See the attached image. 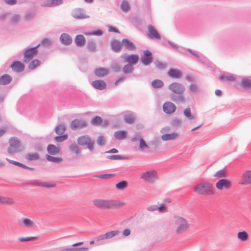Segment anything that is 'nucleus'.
I'll return each instance as SVG.
<instances>
[{
    "label": "nucleus",
    "mask_w": 251,
    "mask_h": 251,
    "mask_svg": "<svg viewBox=\"0 0 251 251\" xmlns=\"http://www.w3.org/2000/svg\"><path fill=\"white\" fill-rule=\"evenodd\" d=\"M46 157L48 161L54 163L59 162L62 160L60 157L51 156L48 154L46 155Z\"/></svg>",
    "instance_id": "43"
},
{
    "label": "nucleus",
    "mask_w": 251,
    "mask_h": 251,
    "mask_svg": "<svg viewBox=\"0 0 251 251\" xmlns=\"http://www.w3.org/2000/svg\"><path fill=\"white\" fill-rule=\"evenodd\" d=\"M114 176H115V174H102V175H100L96 176V177L97 178H101V179H107Z\"/></svg>",
    "instance_id": "55"
},
{
    "label": "nucleus",
    "mask_w": 251,
    "mask_h": 251,
    "mask_svg": "<svg viewBox=\"0 0 251 251\" xmlns=\"http://www.w3.org/2000/svg\"><path fill=\"white\" fill-rule=\"evenodd\" d=\"M77 142L80 146H86L90 151L93 150L94 142L92 140L90 137L88 135H83L78 137Z\"/></svg>",
    "instance_id": "5"
},
{
    "label": "nucleus",
    "mask_w": 251,
    "mask_h": 251,
    "mask_svg": "<svg viewBox=\"0 0 251 251\" xmlns=\"http://www.w3.org/2000/svg\"><path fill=\"white\" fill-rule=\"evenodd\" d=\"M178 136V134L176 132L172 133L164 134L161 136V139L163 141H168L174 140Z\"/></svg>",
    "instance_id": "29"
},
{
    "label": "nucleus",
    "mask_w": 251,
    "mask_h": 251,
    "mask_svg": "<svg viewBox=\"0 0 251 251\" xmlns=\"http://www.w3.org/2000/svg\"><path fill=\"white\" fill-rule=\"evenodd\" d=\"M120 233L119 230H113L109 232H107L104 234L105 239H111L113 237L117 235Z\"/></svg>",
    "instance_id": "32"
},
{
    "label": "nucleus",
    "mask_w": 251,
    "mask_h": 251,
    "mask_svg": "<svg viewBox=\"0 0 251 251\" xmlns=\"http://www.w3.org/2000/svg\"><path fill=\"white\" fill-rule=\"evenodd\" d=\"M87 46L88 49L90 51L95 52L96 51V45L93 41L89 42Z\"/></svg>",
    "instance_id": "48"
},
{
    "label": "nucleus",
    "mask_w": 251,
    "mask_h": 251,
    "mask_svg": "<svg viewBox=\"0 0 251 251\" xmlns=\"http://www.w3.org/2000/svg\"><path fill=\"white\" fill-rule=\"evenodd\" d=\"M10 147L8 148L7 151L10 154H14L19 151L21 146L20 141L15 137H11L9 141Z\"/></svg>",
    "instance_id": "6"
},
{
    "label": "nucleus",
    "mask_w": 251,
    "mask_h": 251,
    "mask_svg": "<svg viewBox=\"0 0 251 251\" xmlns=\"http://www.w3.org/2000/svg\"><path fill=\"white\" fill-rule=\"evenodd\" d=\"M51 44V42L48 39H44L42 41V45L45 47L49 46Z\"/></svg>",
    "instance_id": "64"
},
{
    "label": "nucleus",
    "mask_w": 251,
    "mask_h": 251,
    "mask_svg": "<svg viewBox=\"0 0 251 251\" xmlns=\"http://www.w3.org/2000/svg\"><path fill=\"white\" fill-rule=\"evenodd\" d=\"M240 183L244 185L251 184V170H247L243 173Z\"/></svg>",
    "instance_id": "12"
},
{
    "label": "nucleus",
    "mask_w": 251,
    "mask_h": 251,
    "mask_svg": "<svg viewBox=\"0 0 251 251\" xmlns=\"http://www.w3.org/2000/svg\"><path fill=\"white\" fill-rule=\"evenodd\" d=\"M167 207L164 204H161L159 206L157 205V210L160 212H164L166 211Z\"/></svg>",
    "instance_id": "62"
},
{
    "label": "nucleus",
    "mask_w": 251,
    "mask_h": 251,
    "mask_svg": "<svg viewBox=\"0 0 251 251\" xmlns=\"http://www.w3.org/2000/svg\"><path fill=\"white\" fill-rule=\"evenodd\" d=\"M121 9L125 12H127L130 9L129 3L126 0H123L121 5Z\"/></svg>",
    "instance_id": "44"
},
{
    "label": "nucleus",
    "mask_w": 251,
    "mask_h": 251,
    "mask_svg": "<svg viewBox=\"0 0 251 251\" xmlns=\"http://www.w3.org/2000/svg\"><path fill=\"white\" fill-rule=\"evenodd\" d=\"M171 100L176 103L184 102V98L182 94H172L170 96Z\"/></svg>",
    "instance_id": "23"
},
{
    "label": "nucleus",
    "mask_w": 251,
    "mask_h": 251,
    "mask_svg": "<svg viewBox=\"0 0 251 251\" xmlns=\"http://www.w3.org/2000/svg\"><path fill=\"white\" fill-rule=\"evenodd\" d=\"M69 149L72 152L75 153L77 155L80 152L79 147L75 143L71 144L69 146Z\"/></svg>",
    "instance_id": "41"
},
{
    "label": "nucleus",
    "mask_w": 251,
    "mask_h": 251,
    "mask_svg": "<svg viewBox=\"0 0 251 251\" xmlns=\"http://www.w3.org/2000/svg\"><path fill=\"white\" fill-rule=\"evenodd\" d=\"M72 16L75 19H83L89 18V16L83 13V9L76 8L72 12Z\"/></svg>",
    "instance_id": "15"
},
{
    "label": "nucleus",
    "mask_w": 251,
    "mask_h": 251,
    "mask_svg": "<svg viewBox=\"0 0 251 251\" xmlns=\"http://www.w3.org/2000/svg\"><path fill=\"white\" fill-rule=\"evenodd\" d=\"M134 70V67L132 65L127 64L125 65L123 68V71L125 74L131 73Z\"/></svg>",
    "instance_id": "38"
},
{
    "label": "nucleus",
    "mask_w": 251,
    "mask_h": 251,
    "mask_svg": "<svg viewBox=\"0 0 251 251\" xmlns=\"http://www.w3.org/2000/svg\"><path fill=\"white\" fill-rule=\"evenodd\" d=\"M66 130V127L64 125H59L55 128V132L57 134L62 135Z\"/></svg>",
    "instance_id": "35"
},
{
    "label": "nucleus",
    "mask_w": 251,
    "mask_h": 251,
    "mask_svg": "<svg viewBox=\"0 0 251 251\" xmlns=\"http://www.w3.org/2000/svg\"><path fill=\"white\" fill-rule=\"evenodd\" d=\"M148 148V146L146 144V142L144 140V139L142 138H141L140 139V142H139V149L141 150H143L145 148Z\"/></svg>",
    "instance_id": "58"
},
{
    "label": "nucleus",
    "mask_w": 251,
    "mask_h": 251,
    "mask_svg": "<svg viewBox=\"0 0 251 251\" xmlns=\"http://www.w3.org/2000/svg\"><path fill=\"white\" fill-rule=\"evenodd\" d=\"M92 85L95 88L100 90H104L106 87L105 82L101 80L93 81Z\"/></svg>",
    "instance_id": "20"
},
{
    "label": "nucleus",
    "mask_w": 251,
    "mask_h": 251,
    "mask_svg": "<svg viewBox=\"0 0 251 251\" xmlns=\"http://www.w3.org/2000/svg\"><path fill=\"white\" fill-rule=\"evenodd\" d=\"M108 70L103 68H99L95 70V74L98 77H103L108 74Z\"/></svg>",
    "instance_id": "27"
},
{
    "label": "nucleus",
    "mask_w": 251,
    "mask_h": 251,
    "mask_svg": "<svg viewBox=\"0 0 251 251\" xmlns=\"http://www.w3.org/2000/svg\"><path fill=\"white\" fill-rule=\"evenodd\" d=\"M27 158L29 160H36L39 159V155L37 153H28Z\"/></svg>",
    "instance_id": "56"
},
{
    "label": "nucleus",
    "mask_w": 251,
    "mask_h": 251,
    "mask_svg": "<svg viewBox=\"0 0 251 251\" xmlns=\"http://www.w3.org/2000/svg\"><path fill=\"white\" fill-rule=\"evenodd\" d=\"M122 45L126 50L130 51H133L136 48L135 45L131 41L126 38L122 40Z\"/></svg>",
    "instance_id": "18"
},
{
    "label": "nucleus",
    "mask_w": 251,
    "mask_h": 251,
    "mask_svg": "<svg viewBox=\"0 0 251 251\" xmlns=\"http://www.w3.org/2000/svg\"><path fill=\"white\" fill-rule=\"evenodd\" d=\"M155 64L156 67L159 69H164L167 66V63L159 61H156Z\"/></svg>",
    "instance_id": "53"
},
{
    "label": "nucleus",
    "mask_w": 251,
    "mask_h": 251,
    "mask_svg": "<svg viewBox=\"0 0 251 251\" xmlns=\"http://www.w3.org/2000/svg\"><path fill=\"white\" fill-rule=\"evenodd\" d=\"M241 84L244 88H251V80L248 78H243L242 79Z\"/></svg>",
    "instance_id": "42"
},
{
    "label": "nucleus",
    "mask_w": 251,
    "mask_h": 251,
    "mask_svg": "<svg viewBox=\"0 0 251 251\" xmlns=\"http://www.w3.org/2000/svg\"><path fill=\"white\" fill-rule=\"evenodd\" d=\"M219 79L220 80H227L232 81H235L236 80V78L232 75H229L226 76L224 75H221L219 76Z\"/></svg>",
    "instance_id": "46"
},
{
    "label": "nucleus",
    "mask_w": 251,
    "mask_h": 251,
    "mask_svg": "<svg viewBox=\"0 0 251 251\" xmlns=\"http://www.w3.org/2000/svg\"><path fill=\"white\" fill-rule=\"evenodd\" d=\"M181 120L178 118H176L173 119L171 121V125L174 127H178L181 125Z\"/></svg>",
    "instance_id": "47"
},
{
    "label": "nucleus",
    "mask_w": 251,
    "mask_h": 251,
    "mask_svg": "<svg viewBox=\"0 0 251 251\" xmlns=\"http://www.w3.org/2000/svg\"><path fill=\"white\" fill-rule=\"evenodd\" d=\"M168 75L172 77L178 78L181 76L182 73L179 70L171 69L168 72Z\"/></svg>",
    "instance_id": "28"
},
{
    "label": "nucleus",
    "mask_w": 251,
    "mask_h": 251,
    "mask_svg": "<svg viewBox=\"0 0 251 251\" xmlns=\"http://www.w3.org/2000/svg\"><path fill=\"white\" fill-rule=\"evenodd\" d=\"M184 115L187 118L189 121H195L196 119V115L192 114L191 112V109L189 107L186 108L184 109L183 111Z\"/></svg>",
    "instance_id": "24"
},
{
    "label": "nucleus",
    "mask_w": 251,
    "mask_h": 251,
    "mask_svg": "<svg viewBox=\"0 0 251 251\" xmlns=\"http://www.w3.org/2000/svg\"><path fill=\"white\" fill-rule=\"evenodd\" d=\"M114 136L118 140H123L126 137V132L123 130L117 131L114 133Z\"/></svg>",
    "instance_id": "30"
},
{
    "label": "nucleus",
    "mask_w": 251,
    "mask_h": 251,
    "mask_svg": "<svg viewBox=\"0 0 251 251\" xmlns=\"http://www.w3.org/2000/svg\"><path fill=\"white\" fill-rule=\"evenodd\" d=\"M86 35L91 36H101L103 34V31L99 29L96 31L87 32L85 34Z\"/></svg>",
    "instance_id": "51"
},
{
    "label": "nucleus",
    "mask_w": 251,
    "mask_h": 251,
    "mask_svg": "<svg viewBox=\"0 0 251 251\" xmlns=\"http://www.w3.org/2000/svg\"><path fill=\"white\" fill-rule=\"evenodd\" d=\"M60 41L64 45L69 46L72 43V39L70 35L63 33L60 37Z\"/></svg>",
    "instance_id": "17"
},
{
    "label": "nucleus",
    "mask_w": 251,
    "mask_h": 251,
    "mask_svg": "<svg viewBox=\"0 0 251 251\" xmlns=\"http://www.w3.org/2000/svg\"><path fill=\"white\" fill-rule=\"evenodd\" d=\"M38 44L35 47H27L23 50L24 58L23 61L25 63H28L34 57V54L37 53V49L40 46Z\"/></svg>",
    "instance_id": "4"
},
{
    "label": "nucleus",
    "mask_w": 251,
    "mask_h": 251,
    "mask_svg": "<svg viewBox=\"0 0 251 251\" xmlns=\"http://www.w3.org/2000/svg\"><path fill=\"white\" fill-rule=\"evenodd\" d=\"M216 187L219 190L228 189L231 187V182L228 179H221L216 183Z\"/></svg>",
    "instance_id": "13"
},
{
    "label": "nucleus",
    "mask_w": 251,
    "mask_h": 251,
    "mask_svg": "<svg viewBox=\"0 0 251 251\" xmlns=\"http://www.w3.org/2000/svg\"><path fill=\"white\" fill-rule=\"evenodd\" d=\"M163 110L167 114H172L176 110V105L170 101H167L164 103L163 105Z\"/></svg>",
    "instance_id": "14"
},
{
    "label": "nucleus",
    "mask_w": 251,
    "mask_h": 251,
    "mask_svg": "<svg viewBox=\"0 0 251 251\" xmlns=\"http://www.w3.org/2000/svg\"><path fill=\"white\" fill-rule=\"evenodd\" d=\"M27 185L33 186H41V182L39 180H34L30 181L27 183Z\"/></svg>",
    "instance_id": "59"
},
{
    "label": "nucleus",
    "mask_w": 251,
    "mask_h": 251,
    "mask_svg": "<svg viewBox=\"0 0 251 251\" xmlns=\"http://www.w3.org/2000/svg\"><path fill=\"white\" fill-rule=\"evenodd\" d=\"M189 89L191 92L196 93L198 91V87L196 84H191L189 86Z\"/></svg>",
    "instance_id": "63"
},
{
    "label": "nucleus",
    "mask_w": 251,
    "mask_h": 251,
    "mask_svg": "<svg viewBox=\"0 0 251 251\" xmlns=\"http://www.w3.org/2000/svg\"><path fill=\"white\" fill-rule=\"evenodd\" d=\"M237 237L241 241H245L248 239L249 235L246 231L239 232L237 234Z\"/></svg>",
    "instance_id": "34"
},
{
    "label": "nucleus",
    "mask_w": 251,
    "mask_h": 251,
    "mask_svg": "<svg viewBox=\"0 0 251 251\" xmlns=\"http://www.w3.org/2000/svg\"><path fill=\"white\" fill-rule=\"evenodd\" d=\"M140 177L151 183H153L158 179L157 172L155 170L144 172L141 174Z\"/></svg>",
    "instance_id": "7"
},
{
    "label": "nucleus",
    "mask_w": 251,
    "mask_h": 251,
    "mask_svg": "<svg viewBox=\"0 0 251 251\" xmlns=\"http://www.w3.org/2000/svg\"><path fill=\"white\" fill-rule=\"evenodd\" d=\"M12 80V77L7 74L3 75L0 77V85H5L10 83Z\"/></svg>",
    "instance_id": "22"
},
{
    "label": "nucleus",
    "mask_w": 251,
    "mask_h": 251,
    "mask_svg": "<svg viewBox=\"0 0 251 251\" xmlns=\"http://www.w3.org/2000/svg\"><path fill=\"white\" fill-rule=\"evenodd\" d=\"M38 239L37 236H31L26 237H20L18 238V240L21 242H25L29 241L35 240Z\"/></svg>",
    "instance_id": "49"
},
{
    "label": "nucleus",
    "mask_w": 251,
    "mask_h": 251,
    "mask_svg": "<svg viewBox=\"0 0 251 251\" xmlns=\"http://www.w3.org/2000/svg\"><path fill=\"white\" fill-rule=\"evenodd\" d=\"M124 121L126 123L132 124L135 121V117L133 114H128L124 117Z\"/></svg>",
    "instance_id": "36"
},
{
    "label": "nucleus",
    "mask_w": 251,
    "mask_h": 251,
    "mask_svg": "<svg viewBox=\"0 0 251 251\" xmlns=\"http://www.w3.org/2000/svg\"><path fill=\"white\" fill-rule=\"evenodd\" d=\"M12 70L17 73L23 72L25 69L24 65L20 61H16L14 62L11 65Z\"/></svg>",
    "instance_id": "19"
},
{
    "label": "nucleus",
    "mask_w": 251,
    "mask_h": 251,
    "mask_svg": "<svg viewBox=\"0 0 251 251\" xmlns=\"http://www.w3.org/2000/svg\"><path fill=\"white\" fill-rule=\"evenodd\" d=\"M122 58L124 59L125 62H128V64L131 65L135 64L139 60V56L137 54H124L121 56Z\"/></svg>",
    "instance_id": "10"
},
{
    "label": "nucleus",
    "mask_w": 251,
    "mask_h": 251,
    "mask_svg": "<svg viewBox=\"0 0 251 251\" xmlns=\"http://www.w3.org/2000/svg\"><path fill=\"white\" fill-rule=\"evenodd\" d=\"M111 49L115 52H120L122 48V43L118 40H114L111 43Z\"/></svg>",
    "instance_id": "21"
},
{
    "label": "nucleus",
    "mask_w": 251,
    "mask_h": 251,
    "mask_svg": "<svg viewBox=\"0 0 251 251\" xmlns=\"http://www.w3.org/2000/svg\"><path fill=\"white\" fill-rule=\"evenodd\" d=\"M102 122V118L100 116H97L92 120L91 124L94 126H99Z\"/></svg>",
    "instance_id": "45"
},
{
    "label": "nucleus",
    "mask_w": 251,
    "mask_h": 251,
    "mask_svg": "<svg viewBox=\"0 0 251 251\" xmlns=\"http://www.w3.org/2000/svg\"><path fill=\"white\" fill-rule=\"evenodd\" d=\"M148 37L149 38L156 40H160L161 39V36L153 25H148Z\"/></svg>",
    "instance_id": "11"
},
{
    "label": "nucleus",
    "mask_w": 251,
    "mask_h": 251,
    "mask_svg": "<svg viewBox=\"0 0 251 251\" xmlns=\"http://www.w3.org/2000/svg\"><path fill=\"white\" fill-rule=\"evenodd\" d=\"M23 223L24 224L25 226H26V227H32L34 224L32 221H31L30 219L27 218H25L23 219Z\"/></svg>",
    "instance_id": "52"
},
{
    "label": "nucleus",
    "mask_w": 251,
    "mask_h": 251,
    "mask_svg": "<svg viewBox=\"0 0 251 251\" xmlns=\"http://www.w3.org/2000/svg\"><path fill=\"white\" fill-rule=\"evenodd\" d=\"M40 64V61L38 59H34L29 63L28 65V68L30 70H33L37 67L39 66Z\"/></svg>",
    "instance_id": "40"
},
{
    "label": "nucleus",
    "mask_w": 251,
    "mask_h": 251,
    "mask_svg": "<svg viewBox=\"0 0 251 251\" xmlns=\"http://www.w3.org/2000/svg\"><path fill=\"white\" fill-rule=\"evenodd\" d=\"M47 151L51 155H56L60 151L59 148L52 144L48 146Z\"/></svg>",
    "instance_id": "26"
},
{
    "label": "nucleus",
    "mask_w": 251,
    "mask_h": 251,
    "mask_svg": "<svg viewBox=\"0 0 251 251\" xmlns=\"http://www.w3.org/2000/svg\"><path fill=\"white\" fill-rule=\"evenodd\" d=\"M111 69L113 71L118 72L121 70V67L118 63L115 62L112 64Z\"/></svg>",
    "instance_id": "57"
},
{
    "label": "nucleus",
    "mask_w": 251,
    "mask_h": 251,
    "mask_svg": "<svg viewBox=\"0 0 251 251\" xmlns=\"http://www.w3.org/2000/svg\"><path fill=\"white\" fill-rule=\"evenodd\" d=\"M128 183L126 180H123L116 184V187L118 190H122L127 187Z\"/></svg>",
    "instance_id": "37"
},
{
    "label": "nucleus",
    "mask_w": 251,
    "mask_h": 251,
    "mask_svg": "<svg viewBox=\"0 0 251 251\" xmlns=\"http://www.w3.org/2000/svg\"><path fill=\"white\" fill-rule=\"evenodd\" d=\"M63 3L62 0H51L52 6H55L61 5Z\"/></svg>",
    "instance_id": "61"
},
{
    "label": "nucleus",
    "mask_w": 251,
    "mask_h": 251,
    "mask_svg": "<svg viewBox=\"0 0 251 251\" xmlns=\"http://www.w3.org/2000/svg\"><path fill=\"white\" fill-rule=\"evenodd\" d=\"M164 83L160 79H155L151 82V85L154 88H160L163 87Z\"/></svg>",
    "instance_id": "39"
},
{
    "label": "nucleus",
    "mask_w": 251,
    "mask_h": 251,
    "mask_svg": "<svg viewBox=\"0 0 251 251\" xmlns=\"http://www.w3.org/2000/svg\"><path fill=\"white\" fill-rule=\"evenodd\" d=\"M143 55L141 57V62L145 66L150 65L153 61L151 52L148 50L143 51Z\"/></svg>",
    "instance_id": "9"
},
{
    "label": "nucleus",
    "mask_w": 251,
    "mask_h": 251,
    "mask_svg": "<svg viewBox=\"0 0 251 251\" xmlns=\"http://www.w3.org/2000/svg\"><path fill=\"white\" fill-rule=\"evenodd\" d=\"M75 42L77 46L82 47L85 43V38L82 35H77L75 38Z\"/></svg>",
    "instance_id": "25"
},
{
    "label": "nucleus",
    "mask_w": 251,
    "mask_h": 251,
    "mask_svg": "<svg viewBox=\"0 0 251 251\" xmlns=\"http://www.w3.org/2000/svg\"><path fill=\"white\" fill-rule=\"evenodd\" d=\"M194 191L201 195L210 196L215 194L213 185L208 182H202L194 188Z\"/></svg>",
    "instance_id": "3"
},
{
    "label": "nucleus",
    "mask_w": 251,
    "mask_h": 251,
    "mask_svg": "<svg viewBox=\"0 0 251 251\" xmlns=\"http://www.w3.org/2000/svg\"><path fill=\"white\" fill-rule=\"evenodd\" d=\"M169 90L174 94H183L185 90V87L181 83L174 82L169 86Z\"/></svg>",
    "instance_id": "8"
},
{
    "label": "nucleus",
    "mask_w": 251,
    "mask_h": 251,
    "mask_svg": "<svg viewBox=\"0 0 251 251\" xmlns=\"http://www.w3.org/2000/svg\"><path fill=\"white\" fill-rule=\"evenodd\" d=\"M106 158L112 160H122L125 158V157L120 155H111L107 156Z\"/></svg>",
    "instance_id": "54"
},
{
    "label": "nucleus",
    "mask_w": 251,
    "mask_h": 251,
    "mask_svg": "<svg viewBox=\"0 0 251 251\" xmlns=\"http://www.w3.org/2000/svg\"><path fill=\"white\" fill-rule=\"evenodd\" d=\"M97 142L100 146H103L105 144V140L103 136H100L98 137Z\"/></svg>",
    "instance_id": "60"
},
{
    "label": "nucleus",
    "mask_w": 251,
    "mask_h": 251,
    "mask_svg": "<svg viewBox=\"0 0 251 251\" xmlns=\"http://www.w3.org/2000/svg\"><path fill=\"white\" fill-rule=\"evenodd\" d=\"M0 203L12 205L14 204L15 202L12 199L10 198L0 196Z\"/></svg>",
    "instance_id": "31"
},
{
    "label": "nucleus",
    "mask_w": 251,
    "mask_h": 251,
    "mask_svg": "<svg viewBox=\"0 0 251 251\" xmlns=\"http://www.w3.org/2000/svg\"><path fill=\"white\" fill-rule=\"evenodd\" d=\"M86 126L87 124L85 122L78 119H75L72 121L70 127L72 129L75 130L77 128H82L85 127Z\"/></svg>",
    "instance_id": "16"
},
{
    "label": "nucleus",
    "mask_w": 251,
    "mask_h": 251,
    "mask_svg": "<svg viewBox=\"0 0 251 251\" xmlns=\"http://www.w3.org/2000/svg\"><path fill=\"white\" fill-rule=\"evenodd\" d=\"M68 138V135L67 134H64L61 136H56L54 137V140L57 142H62Z\"/></svg>",
    "instance_id": "50"
},
{
    "label": "nucleus",
    "mask_w": 251,
    "mask_h": 251,
    "mask_svg": "<svg viewBox=\"0 0 251 251\" xmlns=\"http://www.w3.org/2000/svg\"><path fill=\"white\" fill-rule=\"evenodd\" d=\"M174 219V224L176 226L175 232L176 234H182L189 229L190 224L187 219L178 216H175Z\"/></svg>",
    "instance_id": "2"
},
{
    "label": "nucleus",
    "mask_w": 251,
    "mask_h": 251,
    "mask_svg": "<svg viewBox=\"0 0 251 251\" xmlns=\"http://www.w3.org/2000/svg\"><path fill=\"white\" fill-rule=\"evenodd\" d=\"M226 169H223L217 172L214 175L215 177L217 178H220L226 177Z\"/></svg>",
    "instance_id": "33"
},
{
    "label": "nucleus",
    "mask_w": 251,
    "mask_h": 251,
    "mask_svg": "<svg viewBox=\"0 0 251 251\" xmlns=\"http://www.w3.org/2000/svg\"><path fill=\"white\" fill-rule=\"evenodd\" d=\"M93 204L100 208H116L124 205L123 202L115 200L95 199L93 201Z\"/></svg>",
    "instance_id": "1"
}]
</instances>
